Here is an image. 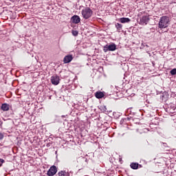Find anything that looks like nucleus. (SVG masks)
<instances>
[{
	"label": "nucleus",
	"mask_w": 176,
	"mask_h": 176,
	"mask_svg": "<svg viewBox=\"0 0 176 176\" xmlns=\"http://www.w3.org/2000/svg\"><path fill=\"white\" fill-rule=\"evenodd\" d=\"M170 24V17L167 16H163L160 18L158 27L161 30L163 28H167Z\"/></svg>",
	"instance_id": "nucleus-1"
},
{
	"label": "nucleus",
	"mask_w": 176,
	"mask_h": 176,
	"mask_svg": "<svg viewBox=\"0 0 176 176\" xmlns=\"http://www.w3.org/2000/svg\"><path fill=\"white\" fill-rule=\"evenodd\" d=\"M82 16L85 20H88L93 16V10L89 7L85 8L81 11Z\"/></svg>",
	"instance_id": "nucleus-2"
},
{
	"label": "nucleus",
	"mask_w": 176,
	"mask_h": 176,
	"mask_svg": "<svg viewBox=\"0 0 176 176\" xmlns=\"http://www.w3.org/2000/svg\"><path fill=\"white\" fill-rule=\"evenodd\" d=\"M116 50V44L111 43L110 44H107L103 47V52L107 53V52H115Z\"/></svg>",
	"instance_id": "nucleus-3"
},
{
	"label": "nucleus",
	"mask_w": 176,
	"mask_h": 176,
	"mask_svg": "<svg viewBox=\"0 0 176 176\" xmlns=\"http://www.w3.org/2000/svg\"><path fill=\"white\" fill-rule=\"evenodd\" d=\"M57 174V166L53 165L52 166L50 169L47 172V176H54Z\"/></svg>",
	"instance_id": "nucleus-4"
},
{
	"label": "nucleus",
	"mask_w": 176,
	"mask_h": 176,
	"mask_svg": "<svg viewBox=\"0 0 176 176\" xmlns=\"http://www.w3.org/2000/svg\"><path fill=\"white\" fill-rule=\"evenodd\" d=\"M149 20H150L149 16H143L142 18H140L139 24H140V25H146V24L149 23Z\"/></svg>",
	"instance_id": "nucleus-5"
},
{
	"label": "nucleus",
	"mask_w": 176,
	"mask_h": 176,
	"mask_svg": "<svg viewBox=\"0 0 176 176\" xmlns=\"http://www.w3.org/2000/svg\"><path fill=\"white\" fill-rule=\"evenodd\" d=\"M51 82L52 85H54L55 86H57L58 83H60V76L57 75H54L51 78Z\"/></svg>",
	"instance_id": "nucleus-6"
},
{
	"label": "nucleus",
	"mask_w": 176,
	"mask_h": 176,
	"mask_svg": "<svg viewBox=\"0 0 176 176\" xmlns=\"http://www.w3.org/2000/svg\"><path fill=\"white\" fill-rule=\"evenodd\" d=\"M71 22L73 24H79L80 23V17L78 15H74L71 18Z\"/></svg>",
	"instance_id": "nucleus-7"
},
{
	"label": "nucleus",
	"mask_w": 176,
	"mask_h": 176,
	"mask_svg": "<svg viewBox=\"0 0 176 176\" xmlns=\"http://www.w3.org/2000/svg\"><path fill=\"white\" fill-rule=\"evenodd\" d=\"M72 60H74V56H72L71 54H69L65 56L63 62L65 64H68V63H71Z\"/></svg>",
	"instance_id": "nucleus-8"
},
{
	"label": "nucleus",
	"mask_w": 176,
	"mask_h": 176,
	"mask_svg": "<svg viewBox=\"0 0 176 176\" xmlns=\"http://www.w3.org/2000/svg\"><path fill=\"white\" fill-rule=\"evenodd\" d=\"M130 167L131 168H132V170H138V168L140 167L141 168V167H142V165L137 162H132L130 164Z\"/></svg>",
	"instance_id": "nucleus-9"
},
{
	"label": "nucleus",
	"mask_w": 176,
	"mask_h": 176,
	"mask_svg": "<svg viewBox=\"0 0 176 176\" xmlns=\"http://www.w3.org/2000/svg\"><path fill=\"white\" fill-rule=\"evenodd\" d=\"M104 96L105 95L104 94V92L101 91H98L95 93V97H96L98 99L104 98Z\"/></svg>",
	"instance_id": "nucleus-10"
},
{
	"label": "nucleus",
	"mask_w": 176,
	"mask_h": 176,
	"mask_svg": "<svg viewBox=\"0 0 176 176\" xmlns=\"http://www.w3.org/2000/svg\"><path fill=\"white\" fill-rule=\"evenodd\" d=\"M1 109L3 111H9V104L7 103L2 104Z\"/></svg>",
	"instance_id": "nucleus-11"
},
{
	"label": "nucleus",
	"mask_w": 176,
	"mask_h": 176,
	"mask_svg": "<svg viewBox=\"0 0 176 176\" xmlns=\"http://www.w3.org/2000/svg\"><path fill=\"white\" fill-rule=\"evenodd\" d=\"M115 25H116V28L117 29L118 32H120L121 30L123 28V25H122L119 23H116Z\"/></svg>",
	"instance_id": "nucleus-12"
},
{
	"label": "nucleus",
	"mask_w": 176,
	"mask_h": 176,
	"mask_svg": "<svg viewBox=\"0 0 176 176\" xmlns=\"http://www.w3.org/2000/svg\"><path fill=\"white\" fill-rule=\"evenodd\" d=\"M58 176H69V173L65 170H60L58 173Z\"/></svg>",
	"instance_id": "nucleus-13"
},
{
	"label": "nucleus",
	"mask_w": 176,
	"mask_h": 176,
	"mask_svg": "<svg viewBox=\"0 0 176 176\" xmlns=\"http://www.w3.org/2000/svg\"><path fill=\"white\" fill-rule=\"evenodd\" d=\"M120 23H122V24H124V23H130L131 21V20L129 18L122 17V18L120 19Z\"/></svg>",
	"instance_id": "nucleus-14"
},
{
	"label": "nucleus",
	"mask_w": 176,
	"mask_h": 176,
	"mask_svg": "<svg viewBox=\"0 0 176 176\" xmlns=\"http://www.w3.org/2000/svg\"><path fill=\"white\" fill-rule=\"evenodd\" d=\"M99 109H100V111L102 112H108V111H107V106H100Z\"/></svg>",
	"instance_id": "nucleus-15"
},
{
	"label": "nucleus",
	"mask_w": 176,
	"mask_h": 176,
	"mask_svg": "<svg viewBox=\"0 0 176 176\" xmlns=\"http://www.w3.org/2000/svg\"><path fill=\"white\" fill-rule=\"evenodd\" d=\"M170 74L172 76L176 75V68H174L170 71Z\"/></svg>",
	"instance_id": "nucleus-16"
},
{
	"label": "nucleus",
	"mask_w": 176,
	"mask_h": 176,
	"mask_svg": "<svg viewBox=\"0 0 176 176\" xmlns=\"http://www.w3.org/2000/svg\"><path fill=\"white\" fill-rule=\"evenodd\" d=\"M72 34L74 35V36H78L79 32L77 30H72Z\"/></svg>",
	"instance_id": "nucleus-17"
},
{
	"label": "nucleus",
	"mask_w": 176,
	"mask_h": 176,
	"mask_svg": "<svg viewBox=\"0 0 176 176\" xmlns=\"http://www.w3.org/2000/svg\"><path fill=\"white\" fill-rule=\"evenodd\" d=\"M162 146L164 148H166V149H167V151H168V149H170V146H168L167 145V143H162Z\"/></svg>",
	"instance_id": "nucleus-18"
},
{
	"label": "nucleus",
	"mask_w": 176,
	"mask_h": 176,
	"mask_svg": "<svg viewBox=\"0 0 176 176\" xmlns=\"http://www.w3.org/2000/svg\"><path fill=\"white\" fill-rule=\"evenodd\" d=\"M127 120H129V118H123L120 120V124H123V123H124V122H127Z\"/></svg>",
	"instance_id": "nucleus-19"
},
{
	"label": "nucleus",
	"mask_w": 176,
	"mask_h": 176,
	"mask_svg": "<svg viewBox=\"0 0 176 176\" xmlns=\"http://www.w3.org/2000/svg\"><path fill=\"white\" fill-rule=\"evenodd\" d=\"M3 163H5V160L0 158V167H2Z\"/></svg>",
	"instance_id": "nucleus-20"
},
{
	"label": "nucleus",
	"mask_w": 176,
	"mask_h": 176,
	"mask_svg": "<svg viewBox=\"0 0 176 176\" xmlns=\"http://www.w3.org/2000/svg\"><path fill=\"white\" fill-rule=\"evenodd\" d=\"M52 144H53V142H49V143L47 144L46 146H47V148H50V146H52Z\"/></svg>",
	"instance_id": "nucleus-21"
},
{
	"label": "nucleus",
	"mask_w": 176,
	"mask_h": 176,
	"mask_svg": "<svg viewBox=\"0 0 176 176\" xmlns=\"http://www.w3.org/2000/svg\"><path fill=\"white\" fill-rule=\"evenodd\" d=\"M3 137H4L3 133H0V140H3Z\"/></svg>",
	"instance_id": "nucleus-22"
},
{
	"label": "nucleus",
	"mask_w": 176,
	"mask_h": 176,
	"mask_svg": "<svg viewBox=\"0 0 176 176\" xmlns=\"http://www.w3.org/2000/svg\"><path fill=\"white\" fill-rule=\"evenodd\" d=\"M170 108H172V109H175V107L173 106V104H170Z\"/></svg>",
	"instance_id": "nucleus-23"
},
{
	"label": "nucleus",
	"mask_w": 176,
	"mask_h": 176,
	"mask_svg": "<svg viewBox=\"0 0 176 176\" xmlns=\"http://www.w3.org/2000/svg\"><path fill=\"white\" fill-rule=\"evenodd\" d=\"M66 117H67V116H61L62 119H64V118H66Z\"/></svg>",
	"instance_id": "nucleus-24"
},
{
	"label": "nucleus",
	"mask_w": 176,
	"mask_h": 176,
	"mask_svg": "<svg viewBox=\"0 0 176 176\" xmlns=\"http://www.w3.org/2000/svg\"><path fill=\"white\" fill-rule=\"evenodd\" d=\"M144 133H146V131H148V130L146 129H144Z\"/></svg>",
	"instance_id": "nucleus-25"
},
{
	"label": "nucleus",
	"mask_w": 176,
	"mask_h": 176,
	"mask_svg": "<svg viewBox=\"0 0 176 176\" xmlns=\"http://www.w3.org/2000/svg\"><path fill=\"white\" fill-rule=\"evenodd\" d=\"M0 126H2V122L0 123Z\"/></svg>",
	"instance_id": "nucleus-26"
},
{
	"label": "nucleus",
	"mask_w": 176,
	"mask_h": 176,
	"mask_svg": "<svg viewBox=\"0 0 176 176\" xmlns=\"http://www.w3.org/2000/svg\"><path fill=\"white\" fill-rule=\"evenodd\" d=\"M146 46L148 47V45H146Z\"/></svg>",
	"instance_id": "nucleus-27"
}]
</instances>
